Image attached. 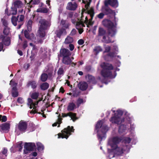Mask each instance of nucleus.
I'll return each mask as SVG.
<instances>
[{
	"mask_svg": "<svg viewBox=\"0 0 159 159\" xmlns=\"http://www.w3.org/2000/svg\"><path fill=\"white\" fill-rule=\"evenodd\" d=\"M11 20L12 24L15 26H16L19 23V20L17 17L16 18L15 16H12Z\"/></svg>",
	"mask_w": 159,
	"mask_h": 159,
	"instance_id": "obj_27",
	"label": "nucleus"
},
{
	"mask_svg": "<svg viewBox=\"0 0 159 159\" xmlns=\"http://www.w3.org/2000/svg\"><path fill=\"white\" fill-rule=\"evenodd\" d=\"M3 45L2 43L0 42V51L2 49Z\"/></svg>",
	"mask_w": 159,
	"mask_h": 159,
	"instance_id": "obj_58",
	"label": "nucleus"
},
{
	"mask_svg": "<svg viewBox=\"0 0 159 159\" xmlns=\"http://www.w3.org/2000/svg\"><path fill=\"white\" fill-rule=\"evenodd\" d=\"M39 94L37 93L34 92L32 93L31 95V97L34 99H36L38 97Z\"/></svg>",
	"mask_w": 159,
	"mask_h": 159,
	"instance_id": "obj_39",
	"label": "nucleus"
},
{
	"mask_svg": "<svg viewBox=\"0 0 159 159\" xmlns=\"http://www.w3.org/2000/svg\"><path fill=\"white\" fill-rule=\"evenodd\" d=\"M38 149L39 151H43L44 148L43 145L40 143H37Z\"/></svg>",
	"mask_w": 159,
	"mask_h": 159,
	"instance_id": "obj_32",
	"label": "nucleus"
},
{
	"mask_svg": "<svg viewBox=\"0 0 159 159\" xmlns=\"http://www.w3.org/2000/svg\"><path fill=\"white\" fill-rule=\"evenodd\" d=\"M62 118H58V120L57 122L54 123L52 124L53 126H56L57 124H58V125L57 126L58 127H59L60 126V124L61 122Z\"/></svg>",
	"mask_w": 159,
	"mask_h": 159,
	"instance_id": "obj_37",
	"label": "nucleus"
},
{
	"mask_svg": "<svg viewBox=\"0 0 159 159\" xmlns=\"http://www.w3.org/2000/svg\"><path fill=\"white\" fill-rule=\"evenodd\" d=\"M28 86L29 87L31 86L32 88L34 89L36 87V83L34 81H30L28 84Z\"/></svg>",
	"mask_w": 159,
	"mask_h": 159,
	"instance_id": "obj_28",
	"label": "nucleus"
},
{
	"mask_svg": "<svg viewBox=\"0 0 159 159\" xmlns=\"http://www.w3.org/2000/svg\"><path fill=\"white\" fill-rule=\"evenodd\" d=\"M119 139L117 137L114 138L112 140H110L109 142V144L110 145L111 147L114 150V152L117 155H120L123 152V150L125 151L128 149L127 147L125 146L123 149H120L116 146V144L119 142Z\"/></svg>",
	"mask_w": 159,
	"mask_h": 159,
	"instance_id": "obj_3",
	"label": "nucleus"
},
{
	"mask_svg": "<svg viewBox=\"0 0 159 159\" xmlns=\"http://www.w3.org/2000/svg\"><path fill=\"white\" fill-rule=\"evenodd\" d=\"M125 128L124 125H121L119 127V131L120 132H122L123 131L124 128Z\"/></svg>",
	"mask_w": 159,
	"mask_h": 159,
	"instance_id": "obj_48",
	"label": "nucleus"
},
{
	"mask_svg": "<svg viewBox=\"0 0 159 159\" xmlns=\"http://www.w3.org/2000/svg\"><path fill=\"white\" fill-rule=\"evenodd\" d=\"M102 24L108 28V36L107 34L102 29H100V36H102L103 41L105 43H109L112 42L110 39V37L114 36L116 32V23L115 21L111 22L107 19L104 20Z\"/></svg>",
	"mask_w": 159,
	"mask_h": 159,
	"instance_id": "obj_2",
	"label": "nucleus"
},
{
	"mask_svg": "<svg viewBox=\"0 0 159 159\" xmlns=\"http://www.w3.org/2000/svg\"><path fill=\"white\" fill-rule=\"evenodd\" d=\"M78 74L80 75H83V72L81 71H80L78 72Z\"/></svg>",
	"mask_w": 159,
	"mask_h": 159,
	"instance_id": "obj_63",
	"label": "nucleus"
},
{
	"mask_svg": "<svg viewBox=\"0 0 159 159\" xmlns=\"http://www.w3.org/2000/svg\"><path fill=\"white\" fill-rule=\"evenodd\" d=\"M110 49V47L109 46L106 47L105 48V51L107 52H108Z\"/></svg>",
	"mask_w": 159,
	"mask_h": 159,
	"instance_id": "obj_57",
	"label": "nucleus"
},
{
	"mask_svg": "<svg viewBox=\"0 0 159 159\" xmlns=\"http://www.w3.org/2000/svg\"><path fill=\"white\" fill-rule=\"evenodd\" d=\"M60 92H61L62 93H63L64 92V90L63 89V88L62 87H61L60 88Z\"/></svg>",
	"mask_w": 159,
	"mask_h": 159,
	"instance_id": "obj_59",
	"label": "nucleus"
},
{
	"mask_svg": "<svg viewBox=\"0 0 159 159\" xmlns=\"http://www.w3.org/2000/svg\"><path fill=\"white\" fill-rule=\"evenodd\" d=\"M7 120V118L6 116H2L0 115V121L2 122H5Z\"/></svg>",
	"mask_w": 159,
	"mask_h": 159,
	"instance_id": "obj_42",
	"label": "nucleus"
},
{
	"mask_svg": "<svg viewBox=\"0 0 159 159\" xmlns=\"http://www.w3.org/2000/svg\"><path fill=\"white\" fill-rule=\"evenodd\" d=\"M14 7L18 11V13L20 14L23 13L24 12L23 8L24 7L25 4L22 2L21 1L17 0L14 2L13 4Z\"/></svg>",
	"mask_w": 159,
	"mask_h": 159,
	"instance_id": "obj_8",
	"label": "nucleus"
},
{
	"mask_svg": "<svg viewBox=\"0 0 159 159\" xmlns=\"http://www.w3.org/2000/svg\"><path fill=\"white\" fill-rule=\"evenodd\" d=\"M2 42L5 45L8 46L10 43V39L9 37L5 36L1 38Z\"/></svg>",
	"mask_w": 159,
	"mask_h": 159,
	"instance_id": "obj_19",
	"label": "nucleus"
},
{
	"mask_svg": "<svg viewBox=\"0 0 159 159\" xmlns=\"http://www.w3.org/2000/svg\"><path fill=\"white\" fill-rule=\"evenodd\" d=\"M102 67L103 70L102 72V75L105 77H110L111 74L110 70L113 69V67L111 64L108 63H103V65H102Z\"/></svg>",
	"mask_w": 159,
	"mask_h": 159,
	"instance_id": "obj_6",
	"label": "nucleus"
},
{
	"mask_svg": "<svg viewBox=\"0 0 159 159\" xmlns=\"http://www.w3.org/2000/svg\"><path fill=\"white\" fill-rule=\"evenodd\" d=\"M27 126L26 122L21 121L18 124L19 129L21 131L24 132L27 128Z\"/></svg>",
	"mask_w": 159,
	"mask_h": 159,
	"instance_id": "obj_12",
	"label": "nucleus"
},
{
	"mask_svg": "<svg viewBox=\"0 0 159 159\" xmlns=\"http://www.w3.org/2000/svg\"><path fill=\"white\" fill-rule=\"evenodd\" d=\"M74 129L73 126H68L67 128H65L62 130L61 133L58 134V138H66L67 139L68 137L71 134V132H74Z\"/></svg>",
	"mask_w": 159,
	"mask_h": 159,
	"instance_id": "obj_5",
	"label": "nucleus"
},
{
	"mask_svg": "<svg viewBox=\"0 0 159 159\" xmlns=\"http://www.w3.org/2000/svg\"><path fill=\"white\" fill-rule=\"evenodd\" d=\"M49 86V84L47 83H44L42 84L40 86L42 89L45 90L48 89Z\"/></svg>",
	"mask_w": 159,
	"mask_h": 159,
	"instance_id": "obj_30",
	"label": "nucleus"
},
{
	"mask_svg": "<svg viewBox=\"0 0 159 159\" xmlns=\"http://www.w3.org/2000/svg\"><path fill=\"white\" fill-rule=\"evenodd\" d=\"M23 48L25 49L26 47H27V42L25 40L23 42Z\"/></svg>",
	"mask_w": 159,
	"mask_h": 159,
	"instance_id": "obj_49",
	"label": "nucleus"
},
{
	"mask_svg": "<svg viewBox=\"0 0 159 159\" xmlns=\"http://www.w3.org/2000/svg\"><path fill=\"white\" fill-rule=\"evenodd\" d=\"M104 4L106 6L110 5L115 7H116L118 6L117 0H106L105 1Z\"/></svg>",
	"mask_w": 159,
	"mask_h": 159,
	"instance_id": "obj_11",
	"label": "nucleus"
},
{
	"mask_svg": "<svg viewBox=\"0 0 159 159\" xmlns=\"http://www.w3.org/2000/svg\"><path fill=\"white\" fill-rule=\"evenodd\" d=\"M25 146H27V149L30 151H32L35 148V145L34 143H25Z\"/></svg>",
	"mask_w": 159,
	"mask_h": 159,
	"instance_id": "obj_20",
	"label": "nucleus"
},
{
	"mask_svg": "<svg viewBox=\"0 0 159 159\" xmlns=\"http://www.w3.org/2000/svg\"><path fill=\"white\" fill-rule=\"evenodd\" d=\"M27 146H24V153L25 154H27L30 151L29 150L27 149Z\"/></svg>",
	"mask_w": 159,
	"mask_h": 159,
	"instance_id": "obj_46",
	"label": "nucleus"
},
{
	"mask_svg": "<svg viewBox=\"0 0 159 159\" xmlns=\"http://www.w3.org/2000/svg\"><path fill=\"white\" fill-rule=\"evenodd\" d=\"M17 84L16 83H15L13 80H11L10 82V84L13 87L12 94V96L14 97H17L18 95L17 89L16 87Z\"/></svg>",
	"mask_w": 159,
	"mask_h": 159,
	"instance_id": "obj_10",
	"label": "nucleus"
},
{
	"mask_svg": "<svg viewBox=\"0 0 159 159\" xmlns=\"http://www.w3.org/2000/svg\"><path fill=\"white\" fill-rule=\"evenodd\" d=\"M17 147L19 148V149L20 151L22 149V146H21V143H19L18 144Z\"/></svg>",
	"mask_w": 159,
	"mask_h": 159,
	"instance_id": "obj_53",
	"label": "nucleus"
},
{
	"mask_svg": "<svg viewBox=\"0 0 159 159\" xmlns=\"http://www.w3.org/2000/svg\"><path fill=\"white\" fill-rule=\"evenodd\" d=\"M78 87L79 89L83 91L86 90L88 87V84L85 82H80L78 84Z\"/></svg>",
	"mask_w": 159,
	"mask_h": 159,
	"instance_id": "obj_17",
	"label": "nucleus"
},
{
	"mask_svg": "<svg viewBox=\"0 0 159 159\" xmlns=\"http://www.w3.org/2000/svg\"><path fill=\"white\" fill-rule=\"evenodd\" d=\"M66 31L65 30H61L57 33V35L58 37H60L61 35L63 34H65Z\"/></svg>",
	"mask_w": 159,
	"mask_h": 159,
	"instance_id": "obj_33",
	"label": "nucleus"
},
{
	"mask_svg": "<svg viewBox=\"0 0 159 159\" xmlns=\"http://www.w3.org/2000/svg\"><path fill=\"white\" fill-rule=\"evenodd\" d=\"M84 41L82 39H80L78 41V43L80 45H82L84 43Z\"/></svg>",
	"mask_w": 159,
	"mask_h": 159,
	"instance_id": "obj_50",
	"label": "nucleus"
},
{
	"mask_svg": "<svg viewBox=\"0 0 159 159\" xmlns=\"http://www.w3.org/2000/svg\"><path fill=\"white\" fill-rule=\"evenodd\" d=\"M76 108L75 104L73 102L69 103L67 107V109L68 111H72Z\"/></svg>",
	"mask_w": 159,
	"mask_h": 159,
	"instance_id": "obj_22",
	"label": "nucleus"
},
{
	"mask_svg": "<svg viewBox=\"0 0 159 159\" xmlns=\"http://www.w3.org/2000/svg\"><path fill=\"white\" fill-rule=\"evenodd\" d=\"M77 5L75 2H69L67 6V9L70 10H75L77 7Z\"/></svg>",
	"mask_w": 159,
	"mask_h": 159,
	"instance_id": "obj_16",
	"label": "nucleus"
},
{
	"mask_svg": "<svg viewBox=\"0 0 159 159\" xmlns=\"http://www.w3.org/2000/svg\"><path fill=\"white\" fill-rule=\"evenodd\" d=\"M86 78L88 81L91 82L93 84H94L95 83L94 78L92 75H88L86 76Z\"/></svg>",
	"mask_w": 159,
	"mask_h": 159,
	"instance_id": "obj_24",
	"label": "nucleus"
},
{
	"mask_svg": "<svg viewBox=\"0 0 159 159\" xmlns=\"http://www.w3.org/2000/svg\"><path fill=\"white\" fill-rule=\"evenodd\" d=\"M32 21L31 19L29 20L27 22V26L28 30L30 32L31 30L32 24Z\"/></svg>",
	"mask_w": 159,
	"mask_h": 159,
	"instance_id": "obj_29",
	"label": "nucleus"
},
{
	"mask_svg": "<svg viewBox=\"0 0 159 159\" xmlns=\"http://www.w3.org/2000/svg\"><path fill=\"white\" fill-rule=\"evenodd\" d=\"M61 23L63 25V27L66 29L68 28L70 25L69 23L65 20H62Z\"/></svg>",
	"mask_w": 159,
	"mask_h": 159,
	"instance_id": "obj_31",
	"label": "nucleus"
},
{
	"mask_svg": "<svg viewBox=\"0 0 159 159\" xmlns=\"http://www.w3.org/2000/svg\"><path fill=\"white\" fill-rule=\"evenodd\" d=\"M107 11V12L108 14H111L112 16L115 17V13L114 11H112L111 9H108Z\"/></svg>",
	"mask_w": 159,
	"mask_h": 159,
	"instance_id": "obj_43",
	"label": "nucleus"
},
{
	"mask_svg": "<svg viewBox=\"0 0 159 159\" xmlns=\"http://www.w3.org/2000/svg\"><path fill=\"white\" fill-rule=\"evenodd\" d=\"M17 18L19 20V22L20 23L23 21L24 19V16L22 15L18 16Z\"/></svg>",
	"mask_w": 159,
	"mask_h": 159,
	"instance_id": "obj_41",
	"label": "nucleus"
},
{
	"mask_svg": "<svg viewBox=\"0 0 159 159\" xmlns=\"http://www.w3.org/2000/svg\"><path fill=\"white\" fill-rule=\"evenodd\" d=\"M9 33V30L7 27H6L3 30V33L6 35H8Z\"/></svg>",
	"mask_w": 159,
	"mask_h": 159,
	"instance_id": "obj_44",
	"label": "nucleus"
},
{
	"mask_svg": "<svg viewBox=\"0 0 159 159\" xmlns=\"http://www.w3.org/2000/svg\"><path fill=\"white\" fill-rule=\"evenodd\" d=\"M86 102V100L82 98H79L76 101V105L79 107L81 104L84 103Z\"/></svg>",
	"mask_w": 159,
	"mask_h": 159,
	"instance_id": "obj_26",
	"label": "nucleus"
},
{
	"mask_svg": "<svg viewBox=\"0 0 159 159\" xmlns=\"http://www.w3.org/2000/svg\"><path fill=\"white\" fill-rule=\"evenodd\" d=\"M29 66L30 65L29 64H25L24 65V68L26 70L29 67Z\"/></svg>",
	"mask_w": 159,
	"mask_h": 159,
	"instance_id": "obj_54",
	"label": "nucleus"
},
{
	"mask_svg": "<svg viewBox=\"0 0 159 159\" xmlns=\"http://www.w3.org/2000/svg\"><path fill=\"white\" fill-rule=\"evenodd\" d=\"M11 9L10 11V13L8 12V9H6L5 11V13H6L9 16L11 15H15L17 13V10L15 8L13 7V5H12V7H11Z\"/></svg>",
	"mask_w": 159,
	"mask_h": 159,
	"instance_id": "obj_18",
	"label": "nucleus"
},
{
	"mask_svg": "<svg viewBox=\"0 0 159 159\" xmlns=\"http://www.w3.org/2000/svg\"><path fill=\"white\" fill-rule=\"evenodd\" d=\"M99 121H98L95 125L94 133L97 134L98 139L99 138Z\"/></svg>",
	"mask_w": 159,
	"mask_h": 159,
	"instance_id": "obj_23",
	"label": "nucleus"
},
{
	"mask_svg": "<svg viewBox=\"0 0 159 159\" xmlns=\"http://www.w3.org/2000/svg\"><path fill=\"white\" fill-rule=\"evenodd\" d=\"M101 130H102V137L101 138L100 136V139L101 138L102 139H103L105 137V133L107 130V129L106 126L101 127Z\"/></svg>",
	"mask_w": 159,
	"mask_h": 159,
	"instance_id": "obj_25",
	"label": "nucleus"
},
{
	"mask_svg": "<svg viewBox=\"0 0 159 159\" xmlns=\"http://www.w3.org/2000/svg\"><path fill=\"white\" fill-rule=\"evenodd\" d=\"M117 115H115V116L112 117L111 121L113 123L119 124L123 121V120H122L121 117L122 112L121 111L119 110L117 111Z\"/></svg>",
	"mask_w": 159,
	"mask_h": 159,
	"instance_id": "obj_7",
	"label": "nucleus"
},
{
	"mask_svg": "<svg viewBox=\"0 0 159 159\" xmlns=\"http://www.w3.org/2000/svg\"><path fill=\"white\" fill-rule=\"evenodd\" d=\"M72 60L69 57H63L62 59V62L64 64L66 65L70 64L72 62Z\"/></svg>",
	"mask_w": 159,
	"mask_h": 159,
	"instance_id": "obj_21",
	"label": "nucleus"
},
{
	"mask_svg": "<svg viewBox=\"0 0 159 159\" xmlns=\"http://www.w3.org/2000/svg\"><path fill=\"white\" fill-rule=\"evenodd\" d=\"M48 11L47 9L45 8H40L37 10L38 12H41L42 13H47Z\"/></svg>",
	"mask_w": 159,
	"mask_h": 159,
	"instance_id": "obj_35",
	"label": "nucleus"
},
{
	"mask_svg": "<svg viewBox=\"0 0 159 159\" xmlns=\"http://www.w3.org/2000/svg\"><path fill=\"white\" fill-rule=\"evenodd\" d=\"M82 2L85 4V7L86 10H87L86 12H87L88 15L91 18L89 19V20L88 21V16H86L85 18V20H84L83 18L84 14L83 12L82 13L81 18L80 20L77 19L72 20V22L75 25L76 28L78 30L79 33L80 34H82L84 31L83 28L85 27L84 22L85 23L87 27H88L89 25H92L93 23L91 20L93 19L94 14V11L93 8H91L89 9H88L90 4V2H88V1H85L84 0H82Z\"/></svg>",
	"mask_w": 159,
	"mask_h": 159,
	"instance_id": "obj_1",
	"label": "nucleus"
},
{
	"mask_svg": "<svg viewBox=\"0 0 159 159\" xmlns=\"http://www.w3.org/2000/svg\"><path fill=\"white\" fill-rule=\"evenodd\" d=\"M48 78V75L45 73L43 74L41 76V80L42 81H45Z\"/></svg>",
	"mask_w": 159,
	"mask_h": 159,
	"instance_id": "obj_38",
	"label": "nucleus"
},
{
	"mask_svg": "<svg viewBox=\"0 0 159 159\" xmlns=\"http://www.w3.org/2000/svg\"><path fill=\"white\" fill-rule=\"evenodd\" d=\"M24 34H25V36L26 38H27L29 39H31V37H29V33L26 30L25 31Z\"/></svg>",
	"mask_w": 159,
	"mask_h": 159,
	"instance_id": "obj_45",
	"label": "nucleus"
},
{
	"mask_svg": "<svg viewBox=\"0 0 159 159\" xmlns=\"http://www.w3.org/2000/svg\"><path fill=\"white\" fill-rule=\"evenodd\" d=\"M71 54V52L69 50L65 48L61 49L60 51V55L63 57H69Z\"/></svg>",
	"mask_w": 159,
	"mask_h": 159,
	"instance_id": "obj_14",
	"label": "nucleus"
},
{
	"mask_svg": "<svg viewBox=\"0 0 159 159\" xmlns=\"http://www.w3.org/2000/svg\"><path fill=\"white\" fill-rule=\"evenodd\" d=\"M76 30L75 29H73L71 31L70 34L71 35H74L76 34Z\"/></svg>",
	"mask_w": 159,
	"mask_h": 159,
	"instance_id": "obj_52",
	"label": "nucleus"
},
{
	"mask_svg": "<svg viewBox=\"0 0 159 159\" xmlns=\"http://www.w3.org/2000/svg\"><path fill=\"white\" fill-rule=\"evenodd\" d=\"M9 128L10 125L8 123H4L0 125V131L3 132H7Z\"/></svg>",
	"mask_w": 159,
	"mask_h": 159,
	"instance_id": "obj_15",
	"label": "nucleus"
},
{
	"mask_svg": "<svg viewBox=\"0 0 159 159\" xmlns=\"http://www.w3.org/2000/svg\"><path fill=\"white\" fill-rule=\"evenodd\" d=\"M125 142L126 143H129L130 142V139L129 138H127L125 139Z\"/></svg>",
	"mask_w": 159,
	"mask_h": 159,
	"instance_id": "obj_55",
	"label": "nucleus"
},
{
	"mask_svg": "<svg viewBox=\"0 0 159 159\" xmlns=\"http://www.w3.org/2000/svg\"><path fill=\"white\" fill-rule=\"evenodd\" d=\"M18 53L20 56H22L23 55L22 52L21 51L18 50Z\"/></svg>",
	"mask_w": 159,
	"mask_h": 159,
	"instance_id": "obj_60",
	"label": "nucleus"
},
{
	"mask_svg": "<svg viewBox=\"0 0 159 159\" xmlns=\"http://www.w3.org/2000/svg\"><path fill=\"white\" fill-rule=\"evenodd\" d=\"M39 102L37 101L36 103H34L31 98H28L27 104L30 106V108H33L30 111L31 113L34 114L37 112L38 110L36 109V107Z\"/></svg>",
	"mask_w": 159,
	"mask_h": 159,
	"instance_id": "obj_9",
	"label": "nucleus"
},
{
	"mask_svg": "<svg viewBox=\"0 0 159 159\" xmlns=\"http://www.w3.org/2000/svg\"><path fill=\"white\" fill-rule=\"evenodd\" d=\"M50 25L49 22L43 19H41L39 21V29L37 35L40 37H43L45 35L44 30Z\"/></svg>",
	"mask_w": 159,
	"mask_h": 159,
	"instance_id": "obj_4",
	"label": "nucleus"
},
{
	"mask_svg": "<svg viewBox=\"0 0 159 159\" xmlns=\"http://www.w3.org/2000/svg\"><path fill=\"white\" fill-rule=\"evenodd\" d=\"M73 41V38L70 36H68L65 39V43L66 44H68L72 43Z\"/></svg>",
	"mask_w": 159,
	"mask_h": 159,
	"instance_id": "obj_34",
	"label": "nucleus"
},
{
	"mask_svg": "<svg viewBox=\"0 0 159 159\" xmlns=\"http://www.w3.org/2000/svg\"><path fill=\"white\" fill-rule=\"evenodd\" d=\"M17 102L20 103H22L24 102V101L23 99L21 98H19L17 99Z\"/></svg>",
	"mask_w": 159,
	"mask_h": 159,
	"instance_id": "obj_47",
	"label": "nucleus"
},
{
	"mask_svg": "<svg viewBox=\"0 0 159 159\" xmlns=\"http://www.w3.org/2000/svg\"><path fill=\"white\" fill-rule=\"evenodd\" d=\"M57 73L58 75H63L64 74V70L63 67H60L57 71Z\"/></svg>",
	"mask_w": 159,
	"mask_h": 159,
	"instance_id": "obj_40",
	"label": "nucleus"
},
{
	"mask_svg": "<svg viewBox=\"0 0 159 159\" xmlns=\"http://www.w3.org/2000/svg\"><path fill=\"white\" fill-rule=\"evenodd\" d=\"M37 153L36 152H33L32 153V155L34 157H35V156H37Z\"/></svg>",
	"mask_w": 159,
	"mask_h": 159,
	"instance_id": "obj_61",
	"label": "nucleus"
},
{
	"mask_svg": "<svg viewBox=\"0 0 159 159\" xmlns=\"http://www.w3.org/2000/svg\"><path fill=\"white\" fill-rule=\"evenodd\" d=\"M50 1L49 0H47L46 1L47 4L48 5V6L50 5Z\"/></svg>",
	"mask_w": 159,
	"mask_h": 159,
	"instance_id": "obj_64",
	"label": "nucleus"
},
{
	"mask_svg": "<svg viewBox=\"0 0 159 159\" xmlns=\"http://www.w3.org/2000/svg\"><path fill=\"white\" fill-rule=\"evenodd\" d=\"M35 1V2L34 3V4H37L39 2V0H31V1L30 2V3H32L33 2V1Z\"/></svg>",
	"mask_w": 159,
	"mask_h": 159,
	"instance_id": "obj_56",
	"label": "nucleus"
},
{
	"mask_svg": "<svg viewBox=\"0 0 159 159\" xmlns=\"http://www.w3.org/2000/svg\"><path fill=\"white\" fill-rule=\"evenodd\" d=\"M7 149H4L2 153H3L5 154L6 153H7Z\"/></svg>",
	"mask_w": 159,
	"mask_h": 159,
	"instance_id": "obj_62",
	"label": "nucleus"
},
{
	"mask_svg": "<svg viewBox=\"0 0 159 159\" xmlns=\"http://www.w3.org/2000/svg\"><path fill=\"white\" fill-rule=\"evenodd\" d=\"M99 46H98L95 47L93 49V52L94 54L96 56L99 53Z\"/></svg>",
	"mask_w": 159,
	"mask_h": 159,
	"instance_id": "obj_36",
	"label": "nucleus"
},
{
	"mask_svg": "<svg viewBox=\"0 0 159 159\" xmlns=\"http://www.w3.org/2000/svg\"><path fill=\"white\" fill-rule=\"evenodd\" d=\"M70 50L72 51L74 48V46L72 44H70L69 45Z\"/></svg>",
	"mask_w": 159,
	"mask_h": 159,
	"instance_id": "obj_51",
	"label": "nucleus"
},
{
	"mask_svg": "<svg viewBox=\"0 0 159 159\" xmlns=\"http://www.w3.org/2000/svg\"><path fill=\"white\" fill-rule=\"evenodd\" d=\"M67 116H69L71 118L73 122L75 121L76 120L78 119V118L76 116V114L75 113L70 112L66 114H62V116L63 117H66Z\"/></svg>",
	"mask_w": 159,
	"mask_h": 159,
	"instance_id": "obj_13",
	"label": "nucleus"
}]
</instances>
